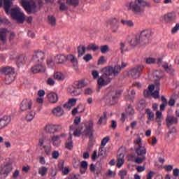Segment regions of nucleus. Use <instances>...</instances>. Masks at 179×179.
<instances>
[{"instance_id":"1","label":"nucleus","mask_w":179,"mask_h":179,"mask_svg":"<svg viewBox=\"0 0 179 179\" xmlns=\"http://www.w3.org/2000/svg\"><path fill=\"white\" fill-rule=\"evenodd\" d=\"M146 5H148V3L144 0H135L134 1L129 3L127 6L129 10H132L134 13L138 15L145 10V6H146Z\"/></svg>"},{"instance_id":"2","label":"nucleus","mask_w":179,"mask_h":179,"mask_svg":"<svg viewBox=\"0 0 179 179\" xmlns=\"http://www.w3.org/2000/svg\"><path fill=\"white\" fill-rule=\"evenodd\" d=\"M37 2L39 3V5H41V0H31L28 2L25 1L24 0H22L21 5L26 12L30 15L37 12Z\"/></svg>"},{"instance_id":"3","label":"nucleus","mask_w":179,"mask_h":179,"mask_svg":"<svg viewBox=\"0 0 179 179\" xmlns=\"http://www.w3.org/2000/svg\"><path fill=\"white\" fill-rule=\"evenodd\" d=\"M2 73H4L5 83L6 85H10L13 80H15V70L10 67H4L1 69Z\"/></svg>"},{"instance_id":"4","label":"nucleus","mask_w":179,"mask_h":179,"mask_svg":"<svg viewBox=\"0 0 179 179\" xmlns=\"http://www.w3.org/2000/svg\"><path fill=\"white\" fill-rule=\"evenodd\" d=\"M10 15L13 19L16 20L17 23H23V22H24L26 20L24 13H22L20 8H12Z\"/></svg>"},{"instance_id":"5","label":"nucleus","mask_w":179,"mask_h":179,"mask_svg":"<svg viewBox=\"0 0 179 179\" xmlns=\"http://www.w3.org/2000/svg\"><path fill=\"white\" fill-rule=\"evenodd\" d=\"M152 34L153 33H152V30L150 29H145L141 31L138 36L141 40V45H148Z\"/></svg>"},{"instance_id":"6","label":"nucleus","mask_w":179,"mask_h":179,"mask_svg":"<svg viewBox=\"0 0 179 179\" xmlns=\"http://www.w3.org/2000/svg\"><path fill=\"white\" fill-rule=\"evenodd\" d=\"M120 94H121L120 92L111 90L109 92H108L105 96V100L106 103H108V104H110V105L115 104Z\"/></svg>"},{"instance_id":"7","label":"nucleus","mask_w":179,"mask_h":179,"mask_svg":"<svg viewBox=\"0 0 179 179\" xmlns=\"http://www.w3.org/2000/svg\"><path fill=\"white\" fill-rule=\"evenodd\" d=\"M143 69H145V66L143 65L137 66L128 71V76L133 79H138L141 76Z\"/></svg>"},{"instance_id":"8","label":"nucleus","mask_w":179,"mask_h":179,"mask_svg":"<svg viewBox=\"0 0 179 179\" xmlns=\"http://www.w3.org/2000/svg\"><path fill=\"white\" fill-rule=\"evenodd\" d=\"M80 123V117H76L74 120V124L70 126V132H73V135L75 136H80L82 134V128L78 127V125Z\"/></svg>"},{"instance_id":"9","label":"nucleus","mask_w":179,"mask_h":179,"mask_svg":"<svg viewBox=\"0 0 179 179\" xmlns=\"http://www.w3.org/2000/svg\"><path fill=\"white\" fill-rule=\"evenodd\" d=\"M97 83L99 85L98 92H100V89H101V87L103 86H107V85L111 83V78H106V76L102 75L98 78Z\"/></svg>"},{"instance_id":"10","label":"nucleus","mask_w":179,"mask_h":179,"mask_svg":"<svg viewBox=\"0 0 179 179\" xmlns=\"http://www.w3.org/2000/svg\"><path fill=\"white\" fill-rule=\"evenodd\" d=\"M44 59H45V53L41 50L35 52L33 57V61L35 64H43Z\"/></svg>"},{"instance_id":"11","label":"nucleus","mask_w":179,"mask_h":179,"mask_svg":"<svg viewBox=\"0 0 179 179\" xmlns=\"http://www.w3.org/2000/svg\"><path fill=\"white\" fill-rule=\"evenodd\" d=\"M44 141H45V138L41 137L39 138V142L38 143V146L41 147V150L45 153L46 156H50L51 155V145H44Z\"/></svg>"},{"instance_id":"12","label":"nucleus","mask_w":179,"mask_h":179,"mask_svg":"<svg viewBox=\"0 0 179 179\" xmlns=\"http://www.w3.org/2000/svg\"><path fill=\"white\" fill-rule=\"evenodd\" d=\"M61 129H62L61 124H48L45 127V131L48 132V134H55V132H58V131H61Z\"/></svg>"},{"instance_id":"13","label":"nucleus","mask_w":179,"mask_h":179,"mask_svg":"<svg viewBox=\"0 0 179 179\" xmlns=\"http://www.w3.org/2000/svg\"><path fill=\"white\" fill-rule=\"evenodd\" d=\"M31 106H33V102L30 101L29 99H24L22 100L20 106V111H29V110H31Z\"/></svg>"},{"instance_id":"14","label":"nucleus","mask_w":179,"mask_h":179,"mask_svg":"<svg viewBox=\"0 0 179 179\" xmlns=\"http://www.w3.org/2000/svg\"><path fill=\"white\" fill-rule=\"evenodd\" d=\"M154 78H155V86L157 87V90L152 92L151 94V96H152V97H154V99H159V92H160V79H161V77H159V76L156 75L154 76Z\"/></svg>"},{"instance_id":"15","label":"nucleus","mask_w":179,"mask_h":179,"mask_svg":"<svg viewBox=\"0 0 179 179\" xmlns=\"http://www.w3.org/2000/svg\"><path fill=\"white\" fill-rule=\"evenodd\" d=\"M13 168L12 167V163H7L6 165L1 167L0 174L4 177H8L9 173L12 171Z\"/></svg>"},{"instance_id":"16","label":"nucleus","mask_w":179,"mask_h":179,"mask_svg":"<svg viewBox=\"0 0 179 179\" xmlns=\"http://www.w3.org/2000/svg\"><path fill=\"white\" fill-rule=\"evenodd\" d=\"M32 73H39L40 72H45V66L41 63H37L31 68Z\"/></svg>"},{"instance_id":"17","label":"nucleus","mask_w":179,"mask_h":179,"mask_svg":"<svg viewBox=\"0 0 179 179\" xmlns=\"http://www.w3.org/2000/svg\"><path fill=\"white\" fill-rule=\"evenodd\" d=\"M166 121L168 128H170V127H171V125H174V124H178V119L171 115H168L166 117Z\"/></svg>"},{"instance_id":"18","label":"nucleus","mask_w":179,"mask_h":179,"mask_svg":"<svg viewBox=\"0 0 179 179\" xmlns=\"http://www.w3.org/2000/svg\"><path fill=\"white\" fill-rule=\"evenodd\" d=\"M48 101L52 104H55L58 102V94L55 92H50L47 95Z\"/></svg>"},{"instance_id":"19","label":"nucleus","mask_w":179,"mask_h":179,"mask_svg":"<svg viewBox=\"0 0 179 179\" xmlns=\"http://www.w3.org/2000/svg\"><path fill=\"white\" fill-rule=\"evenodd\" d=\"M108 23L112 29H115L112 30L113 33H117L118 31V20L115 18H111L108 20Z\"/></svg>"},{"instance_id":"20","label":"nucleus","mask_w":179,"mask_h":179,"mask_svg":"<svg viewBox=\"0 0 179 179\" xmlns=\"http://www.w3.org/2000/svg\"><path fill=\"white\" fill-rule=\"evenodd\" d=\"M93 121H90L88 127H87L85 130L84 131V134H85L86 136H89V135H90V138H92V137L93 136V132L92 131V129H93Z\"/></svg>"},{"instance_id":"21","label":"nucleus","mask_w":179,"mask_h":179,"mask_svg":"<svg viewBox=\"0 0 179 179\" xmlns=\"http://www.w3.org/2000/svg\"><path fill=\"white\" fill-rule=\"evenodd\" d=\"M10 122V117L9 116H3L0 119V129L5 128Z\"/></svg>"},{"instance_id":"22","label":"nucleus","mask_w":179,"mask_h":179,"mask_svg":"<svg viewBox=\"0 0 179 179\" xmlns=\"http://www.w3.org/2000/svg\"><path fill=\"white\" fill-rule=\"evenodd\" d=\"M52 113L55 117H62L64 115V109L61 106H57L54 108L52 110Z\"/></svg>"},{"instance_id":"23","label":"nucleus","mask_w":179,"mask_h":179,"mask_svg":"<svg viewBox=\"0 0 179 179\" xmlns=\"http://www.w3.org/2000/svg\"><path fill=\"white\" fill-rule=\"evenodd\" d=\"M103 75L107 78H110L113 75V66H109L102 69Z\"/></svg>"},{"instance_id":"24","label":"nucleus","mask_w":179,"mask_h":179,"mask_svg":"<svg viewBox=\"0 0 179 179\" xmlns=\"http://www.w3.org/2000/svg\"><path fill=\"white\" fill-rule=\"evenodd\" d=\"M138 44L141 45V38L139 36L136 35L133 38L131 39L130 45L132 47H136V45Z\"/></svg>"},{"instance_id":"25","label":"nucleus","mask_w":179,"mask_h":179,"mask_svg":"<svg viewBox=\"0 0 179 179\" xmlns=\"http://www.w3.org/2000/svg\"><path fill=\"white\" fill-rule=\"evenodd\" d=\"M55 64H64V62H66V57L64 55H57L55 57Z\"/></svg>"},{"instance_id":"26","label":"nucleus","mask_w":179,"mask_h":179,"mask_svg":"<svg viewBox=\"0 0 179 179\" xmlns=\"http://www.w3.org/2000/svg\"><path fill=\"white\" fill-rule=\"evenodd\" d=\"M107 124V112H103V115L101 116L97 122L98 125H106Z\"/></svg>"},{"instance_id":"27","label":"nucleus","mask_w":179,"mask_h":179,"mask_svg":"<svg viewBox=\"0 0 179 179\" xmlns=\"http://www.w3.org/2000/svg\"><path fill=\"white\" fill-rule=\"evenodd\" d=\"M6 34H8V29H2L0 30V40L2 43H6Z\"/></svg>"},{"instance_id":"28","label":"nucleus","mask_w":179,"mask_h":179,"mask_svg":"<svg viewBox=\"0 0 179 179\" xmlns=\"http://www.w3.org/2000/svg\"><path fill=\"white\" fill-rule=\"evenodd\" d=\"M136 153H137L138 156H145V155H146V148L143 145L137 147L136 148Z\"/></svg>"},{"instance_id":"29","label":"nucleus","mask_w":179,"mask_h":179,"mask_svg":"<svg viewBox=\"0 0 179 179\" xmlns=\"http://www.w3.org/2000/svg\"><path fill=\"white\" fill-rule=\"evenodd\" d=\"M88 164L86 161H82L80 162V171L81 174H85L87 170Z\"/></svg>"},{"instance_id":"30","label":"nucleus","mask_w":179,"mask_h":179,"mask_svg":"<svg viewBox=\"0 0 179 179\" xmlns=\"http://www.w3.org/2000/svg\"><path fill=\"white\" fill-rule=\"evenodd\" d=\"M73 148V142L72 141V133H69V138L67 140L66 143V148L69 150H72Z\"/></svg>"},{"instance_id":"31","label":"nucleus","mask_w":179,"mask_h":179,"mask_svg":"<svg viewBox=\"0 0 179 179\" xmlns=\"http://www.w3.org/2000/svg\"><path fill=\"white\" fill-rule=\"evenodd\" d=\"M107 156V150L106 147H101L99 149L98 157H106Z\"/></svg>"},{"instance_id":"32","label":"nucleus","mask_w":179,"mask_h":179,"mask_svg":"<svg viewBox=\"0 0 179 179\" xmlns=\"http://www.w3.org/2000/svg\"><path fill=\"white\" fill-rule=\"evenodd\" d=\"M145 114H147L148 120L147 124H149V121H153V120H155V113H153L150 109H146Z\"/></svg>"},{"instance_id":"33","label":"nucleus","mask_w":179,"mask_h":179,"mask_svg":"<svg viewBox=\"0 0 179 179\" xmlns=\"http://www.w3.org/2000/svg\"><path fill=\"white\" fill-rule=\"evenodd\" d=\"M87 50H88L89 51H93L94 52H96L97 50H100V47L96 45V43H90L87 45Z\"/></svg>"},{"instance_id":"34","label":"nucleus","mask_w":179,"mask_h":179,"mask_svg":"<svg viewBox=\"0 0 179 179\" xmlns=\"http://www.w3.org/2000/svg\"><path fill=\"white\" fill-rule=\"evenodd\" d=\"M69 92L71 93V94H72L73 96H79V94H80L82 93V91L79 89L75 87H72L70 90Z\"/></svg>"},{"instance_id":"35","label":"nucleus","mask_w":179,"mask_h":179,"mask_svg":"<svg viewBox=\"0 0 179 179\" xmlns=\"http://www.w3.org/2000/svg\"><path fill=\"white\" fill-rule=\"evenodd\" d=\"M10 6H12V2L10 1V0H4V10L6 11V13H9Z\"/></svg>"},{"instance_id":"36","label":"nucleus","mask_w":179,"mask_h":179,"mask_svg":"<svg viewBox=\"0 0 179 179\" xmlns=\"http://www.w3.org/2000/svg\"><path fill=\"white\" fill-rule=\"evenodd\" d=\"M66 4L69 6H73V8H76V6H79V0H66Z\"/></svg>"},{"instance_id":"37","label":"nucleus","mask_w":179,"mask_h":179,"mask_svg":"<svg viewBox=\"0 0 179 179\" xmlns=\"http://www.w3.org/2000/svg\"><path fill=\"white\" fill-rule=\"evenodd\" d=\"M121 72V66L116 65L114 67H113V76L117 77L118 76V74Z\"/></svg>"},{"instance_id":"38","label":"nucleus","mask_w":179,"mask_h":179,"mask_svg":"<svg viewBox=\"0 0 179 179\" xmlns=\"http://www.w3.org/2000/svg\"><path fill=\"white\" fill-rule=\"evenodd\" d=\"M120 23L123 24V26H127V27H134V24L132 20H121Z\"/></svg>"},{"instance_id":"39","label":"nucleus","mask_w":179,"mask_h":179,"mask_svg":"<svg viewBox=\"0 0 179 179\" xmlns=\"http://www.w3.org/2000/svg\"><path fill=\"white\" fill-rule=\"evenodd\" d=\"M53 78L56 80H64L65 79V76L61 72H55L53 74Z\"/></svg>"},{"instance_id":"40","label":"nucleus","mask_w":179,"mask_h":179,"mask_svg":"<svg viewBox=\"0 0 179 179\" xmlns=\"http://www.w3.org/2000/svg\"><path fill=\"white\" fill-rule=\"evenodd\" d=\"M51 141L54 145V146H58L61 141H59V136L58 135H55L52 136Z\"/></svg>"},{"instance_id":"41","label":"nucleus","mask_w":179,"mask_h":179,"mask_svg":"<svg viewBox=\"0 0 179 179\" xmlns=\"http://www.w3.org/2000/svg\"><path fill=\"white\" fill-rule=\"evenodd\" d=\"M161 100L162 101V103L160 105V110L161 111H164V108H166L168 104L167 99H166V97H164V96H162Z\"/></svg>"},{"instance_id":"42","label":"nucleus","mask_w":179,"mask_h":179,"mask_svg":"<svg viewBox=\"0 0 179 179\" xmlns=\"http://www.w3.org/2000/svg\"><path fill=\"white\" fill-rule=\"evenodd\" d=\"M155 122H162L163 121V113L160 111H157L155 113Z\"/></svg>"},{"instance_id":"43","label":"nucleus","mask_w":179,"mask_h":179,"mask_svg":"<svg viewBox=\"0 0 179 179\" xmlns=\"http://www.w3.org/2000/svg\"><path fill=\"white\" fill-rule=\"evenodd\" d=\"M85 80H81L80 81H76L74 83V87H77V89H82V87H85Z\"/></svg>"},{"instance_id":"44","label":"nucleus","mask_w":179,"mask_h":179,"mask_svg":"<svg viewBox=\"0 0 179 179\" xmlns=\"http://www.w3.org/2000/svg\"><path fill=\"white\" fill-rule=\"evenodd\" d=\"M134 144L135 145L136 149V148H141V146H143L142 143V138L141 137H138L134 141Z\"/></svg>"},{"instance_id":"45","label":"nucleus","mask_w":179,"mask_h":179,"mask_svg":"<svg viewBox=\"0 0 179 179\" xmlns=\"http://www.w3.org/2000/svg\"><path fill=\"white\" fill-rule=\"evenodd\" d=\"M47 171H48L47 167L42 166L38 169V174H40V176H41L42 177H44V176H47Z\"/></svg>"},{"instance_id":"46","label":"nucleus","mask_w":179,"mask_h":179,"mask_svg":"<svg viewBox=\"0 0 179 179\" xmlns=\"http://www.w3.org/2000/svg\"><path fill=\"white\" fill-rule=\"evenodd\" d=\"M78 57H82V55H85V53L86 52V48L85 46H78Z\"/></svg>"},{"instance_id":"47","label":"nucleus","mask_w":179,"mask_h":179,"mask_svg":"<svg viewBox=\"0 0 179 179\" xmlns=\"http://www.w3.org/2000/svg\"><path fill=\"white\" fill-rule=\"evenodd\" d=\"M100 51L102 54H106L110 51V46L108 45H103L100 47Z\"/></svg>"},{"instance_id":"48","label":"nucleus","mask_w":179,"mask_h":179,"mask_svg":"<svg viewBox=\"0 0 179 179\" xmlns=\"http://www.w3.org/2000/svg\"><path fill=\"white\" fill-rule=\"evenodd\" d=\"M126 114L127 115H134V114H135V110H134L132 106L129 105V106L126 109Z\"/></svg>"},{"instance_id":"49","label":"nucleus","mask_w":179,"mask_h":179,"mask_svg":"<svg viewBox=\"0 0 179 179\" xmlns=\"http://www.w3.org/2000/svg\"><path fill=\"white\" fill-rule=\"evenodd\" d=\"M125 153H127V150L124 147H121L117 151V155L120 157H124L125 156Z\"/></svg>"},{"instance_id":"50","label":"nucleus","mask_w":179,"mask_h":179,"mask_svg":"<svg viewBox=\"0 0 179 179\" xmlns=\"http://www.w3.org/2000/svg\"><path fill=\"white\" fill-rule=\"evenodd\" d=\"M48 23L51 24V26H55V23L57 22L55 17L52 15H49L48 17Z\"/></svg>"},{"instance_id":"51","label":"nucleus","mask_w":179,"mask_h":179,"mask_svg":"<svg viewBox=\"0 0 179 179\" xmlns=\"http://www.w3.org/2000/svg\"><path fill=\"white\" fill-rule=\"evenodd\" d=\"M110 141V137L109 136H106L104 137L102 141H101V147L102 148H105L106 145H107V143H108Z\"/></svg>"},{"instance_id":"52","label":"nucleus","mask_w":179,"mask_h":179,"mask_svg":"<svg viewBox=\"0 0 179 179\" xmlns=\"http://www.w3.org/2000/svg\"><path fill=\"white\" fill-rule=\"evenodd\" d=\"M34 115H36V113L31 111L26 116L27 121H31L34 118Z\"/></svg>"},{"instance_id":"53","label":"nucleus","mask_w":179,"mask_h":179,"mask_svg":"<svg viewBox=\"0 0 179 179\" xmlns=\"http://www.w3.org/2000/svg\"><path fill=\"white\" fill-rule=\"evenodd\" d=\"M125 162V159L124 158H118L116 166L118 169H121L122 167V164Z\"/></svg>"},{"instance_id":"54","label":"nucleus","mask_w":179,"mask_h":179,"mask_svg":"<svg viewBox=\"0 0 179 179\" xmlns=\"http://www.w3.org/2000/svg\"><path fill=\"white\" fill-rule=\"evenodd\" d=\"M100 9L101 10L103 11L108 10V9H110V3H104L101 4L100 6Z\"/></svg>"},{"instance_id":"55","label":"nucleus","mask_w":179,"mask_h":179,"mask_svg":"<svg viewBox=\"0 0 179 179\" xmlns=\"http://www.w3.org/2000/svg\"><path fill=\"white\" fill-rule=\"evenodd\" d=\"M68 59H69V61H70V62H72V64H73V65H78V60H76V59H75L73 55H69Z\"/></svg>"},{"instance_id":"56","label":"nucleus","mask_w":179,"mask_h":179,"mask_svg":"<svg viewBox=\"0 0 179 179\" xmlns=\"http://www.w3.org/2000/svg\"><path fill=\"white\" fill-rule=\"evenodd\" d=\"M145 64H156V59L153 57L145 58Z\"/></svg>"},{"instance_id":"57","label":"nucleus","mask_w":179,"mask_h":179,"mask_svg":"<svg viewBox=\"0 0 179 179\" xmlns=\"http://www.w3.org/2000/svg\"><path fill=\"white\" fill-rule=\"evenodd\" d=\"M118 174L121 179H124L125 178V177H127V174H128V172L127 171V170H121L119 171Z\"/></svg>"},{"instance_id":"58","label":"nucleus","mask_w":179,"mask_h":179,"mask_svg":"<svg viewBox=\"0 0 179 179\" xmlns=\"http://www.w3.org/2000/svg\"><path fill=\"white\" fill-rule=\"evenodd\" d=\"M58 2L59 3V9L61 10H68V6H66V4H65V3H61V1H59Z\"/></svg>"},{"instance_id":"59","label":"nucleus","mask_w":179,"mask_h":179,"mask_svg":"<svg viewBox=\"0 0 179 179\" xmlns=\"http://www.w3.org/2000/svg\"><path fill=\"white\" fill-rule=\"evenodd\" d=\"M162 68H164V69H165V71L166 72H170V71H171V69H173V68L171 67V66H169L168 63H164L162 64Z\"/></svg>"},{"instance_id":"60","label":"nucleus","mask_w":179,"mask_h":179,"mask_svg":"<svg viewBox=\"0 0 179 179\" xmlns=\"http://www.w3.org/2000/svg\"><path fill=\"white\" fill-rule=\"evenodd\" d=\"M47 64L49 67L53 68V66H55V62L52 61V59L49 58L47 59Z\"/></svg>"},{"instance_id":"61","label":"nucleus","mask_w":179,"mask_h":179,"mask_svg":"<svg viewBox=\"0 0 179 179\" xmlns=\"http://www.w3.org/2000/svg\"><path fill=\"white\" fill-rule=\"evenodd\" d=\"M92 145H90V148L87 149V152H84L83 157H90V152L92 150Z\"/></svg>"},{"instance_id":"62","label":"nucleus","mask_w":179,"mask_h":179,"mask_svg":"<svg viewBox=\"0 0 179 179\" xmlns=\"http://www.w3.org/2000/svg\"><path fill=\"white\" fill-rule=\"evenodd\" d=\"M92 76L93 77V79H94V80L99 79V71H97L96 70L92 71Z\"/></svg>"},{"instance_id":"63","label":"nucleus","mask_w":179,"mask_h":179,"mask_svg":"<svg viewBox=\"0 0 179 179\" xmlns=\"http://www.w3.org/2000/svg\"><path fill=\"white\" fill-rule=\"evenodd\" d=\"M120 50H121V54H124L125 51V43L121 42L120 43Z\"/></svg>"},{"instance_id":"64","label":"nucleus","mask_w":179,"mask_h":179,"mask_svg":"<svg viewBox=\"0 0 179 179\" xmlns=\"http://www.w3.org/2000/svg\"><path fill=\"white\" fill-rule=\"evenodd\" d=\"M61 171H62L63 176H66V174L69 173V166H66Z\"/></svg>"}]
</instances>
